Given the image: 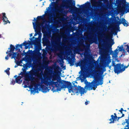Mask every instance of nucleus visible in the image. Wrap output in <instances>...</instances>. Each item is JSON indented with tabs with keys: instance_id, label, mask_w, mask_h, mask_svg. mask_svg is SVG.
<instances>
[{
	"instance_id": "f257e3e1",
	"label": "nucleus",
	"mask_w": 129,
	"mask_h": 129,
	"mask_svg": "<svg viewBox=\"0 0 129 129\" xmlns=\"http://www.w3.org/2000/svg\"><path fill=\"white\" fill-rule=\"evenodd\" d=\"M43 77L44 78L42 77V75L40 77L42 83H44L47 86L49 85H51L53 86L52 90L53 92L59 91L61 80L60 78V79L57 80L56 81L54 82L53 81L55 80L54 78L51 81V78L49 77H46L45 75H44Z\"/></svg>"
},
{
	"instance_id": "f03ea898",
	"label": "nucleus",
	"mask_w": 129,
	"mask_h": 129,
	"mask_svg": "<svg viewBox=\"0 0 129 129\" xmlns=\"http://www.w3.org/2000/svg\"><path fill=\"white\" fill-rule=\"evenodd\" d=\"M103 78L101 77V78H99L98 76L96 75L94 77V80L91 83L87 82L86 84V86L84 88H85L86 87L88 88L89 90L93 89L95 90L97 87V86L99 85H101L103 84Z\"/></svg>"
},
{
	"instance_id": "7ed1b4c3",
	"label": "nucleus",
	"mask_w": 129,
	"mask_h": 129,
	"mask_svg": "<svg viewBox=\"0 0 129 129\" xmlns=\"http://www.w3.org/2000/svg\"><path fill=\"white\" fill-rule=\"evenodd\" d=\"M72 0H62V3L60 6L58 7L57 11L59 13H62L64 10L63 8L65 7L66 8H69L71 9L73 7V6L75 7V10L77 11L78 10V8L75 6V4H73L71 1Z\"/></svg>"
},
{
	"instance_id": "20e7f679",
	"label": "nucleus",
	"mask_w": 129,
	"mask_h": 129,
	"mask_svg": "<svg viewBox=\"0 0 129 129\" xmlns=\"http://www.w3.org/2000/svg\"><path fill=\"white\" fill-rule=\"evenodd\" d=\"M80 66V67L81 70L80 71L81 72L80 77V78H81L82 76H83L84 75V73L85 71L87 69L88 63L87 61L84 60H81L80 61L77 62L76 65V66Z\"/></svg>"
},
{
	"instance_id": "39448f33",
	"label": "nucleus",
	"mask_w": 129,
	"mask_h": 129,
	"mask_svg": "<svg viewBox=\"0 0 129 129\" xmlns=\"http://www.w3.org/2000/svg\"><path fill=\"white\" fill-rule=\"evenodd\" d=\"M60 87L59 91L62 89L67 88L69 93L74 92V87L72 86V83L70 82L66 81L64 80H61L60 81Z\"/></svg>"
},
{
	"instance_id": "423d86ee",
	"label": "nucleus",
	"mask_w": 129,
	"mask_h": 129,
	"mask_svg": "<svg viewBox=\"0 0 129 129\" xmlns=\"http://www.w3.org/2000/svg\"><path fill=\"white\" fill-rule=\"evenodd\" d=\"M72 83L73 85L74 92L76 93H80L81 96L82 94H83L84 93H86V92L85 89L83 87L79 86H77L75 84V83H77L76 81H73Z\"/></svg>"
},
{
	"instance_id": "0eeeda50",
	"label": "nucleus",
	"mask_w": 129,
	"mask_h": 129,
	"mask_svg": "<svg viewBox=\"0 0 129 129\" xmlns=\"http://www.w3.org/2000/svg\"><path fill=\"white\" fill-rule=\"evenodd\" d=\"M121 21H117L116 22V26L117 27V28H115V29L114 30V31L115 35H116L117 33V31L115 30H116L117 31H120L119 27V25L121 24H123V25L125 26H127L129 25L128 23L127 22L126 20L123 18H122L121 19Z\"/></svg>"
},
{
	"instance_id": "6e6552de",
	"label": "nucleus",
	"mask_w": 129,
	"mask_h": 129,
	"mask_svg": "<svg viewBox=\"0 0 129 129\" xmlns=\"http://www.w3.org/2000/svg\"><path fill=\"white\" fill-rule=\"evenodd\" d=\"M30 41H28L27 42H29V43L27 45H24V46H25V49H27L28 48H29V49L30 48L29 46L31 44L34 45L35 46V47L36 44H37L39 40L38 38H35L34 36L32 38H30Z\"/></svg>"
},
{
	"instance_id": "1a4fd4ad",
	"label": "nucleus",
	"mask_w": 129,
	"mask_h": 129,
	"mask_svg": "<svg viewBox=\"0 0 129 129\" xmlns=\"http://www.w3.org/2000/svg\"><path fill=\"white\" fill-rule=\"evenodd\" d=\"M51 43L52 46L53 47L55 50H57L60 47V40L57 39H55L52 41L51 40Z\"/></svg>"
},
{
	"instance_id": "9d476101",
	"label": "nucleus",
	"mask_w": 129,
	"mask_h": 129,
	"mask_svg": "<svg viewBox=\"0 0 129 129\" xmlns=\"http://www.w3.org/2000/svg\"><path fill=\"white\" fill-rule=\"evenodd\" d=\"M31 81V86L32 87L34 86V88H33V90H31V92L32 93L33 92H37L36 90H38V86H39L40 85L39 83H37L34 82H33Z\"/></svg>"
},
{
	"instance_id": "9b49d317",
	"label": "nucleus",
	"mask_w": 129,
	"mask_h": 129,
	"mask_svg": "<svg viewBox=\"0 0 129 129\" xmlns=\"http://www.w3.org/2000/svg\"><path fill=\"white\" fill-rule=\"evenodd\" d=\"M38 70H37L34 69L31 70L29 72V75L31 76V80H33L35 79L34 77H33L34 76H36L38 74Z\"/></svg>"
},
{
	"instance_id": "f8f14e48",
	"label": "nucleus",
	"mask_w": 129,
	"mask_h": 129,
	"mask_svg": "<svg viewBox=\"0 0 129 129\" xmlns=\"http://www.w3.org/2000/svg\"><path fill=\"white\" fill-rule=\"evenodd\" d=\"M91 3L92 7L96 8H99L100 6V5L101 4L100 2H97L95 0H91Z\"/></svg>"
},
{
	"instance_id": "ddd939ff",
	"label": "nucleus",
	"mask_w": 129,
	"mask_h": 129,
	"mask_svg": "<svg viewBox=\"0 0 129 129\" xmlns=\"http://www.w3.org/2000/svg\"><path fill=\"white\" fill-rule=\"evenodd\" d=\"M120 64L117 63L115 65V62L113 61L112 62V66H114V71L115 73L117 74V70H118L119 68H120Z\"/></svg>"
},
{
	"instance_id": "4468645a",
	"label": "nucleus",
	"mask_w": 129,
	"mask_h": 129,
	"mask_svg": "<svg viewBox=\"0 0 129 129\" xmlns=\"http://www.w3.org/2000/svg\"><path fill=\"white\" fill-rule=\"evenodd\" d=\"M42 43L44 45H46L49 42L48 38V36L46 34H44L43 37L42 39Z\"/></svg>"
},
{
	"instance_id": "2eb2a0df",
	"label": "nucleus",
	"mask_w": 129,
	"mask_h": 129,
	"mask_svg": "<svg viewBox=\"0 0 129 129\" xmlns=\"http://www.w3.org/2000/svg\"><path fill=\"white\" fill-rule=\"evenodd\" d=\"M3 17L2 20L3 21V22L4 24H6L7 23H10V22L8 20V18L6 17V14L5 13H2Z\"/></svg>"
},
{
	"instance_id": "dca6fc26",
	"label": "nucleus",
	"mask_w": 129,
	"mask_h": 129,
	"mask_svg": "<svg viewBox=\"0 0 129 129\" xmlns=\"http://www.w3.org/2000/svg\"><path fill=\"white\" fill-rule=\"evenodd\" d=\"M35 47L36 48L35 51H32V50H29L28 51L33 52V55L35 56L37 55L38 53L39 52V51L41 49V48L36 46V47Z\"/></svg>"
},
{
	"instance_id": "f3484780",
	"label": "nucleus",
	"mask_w": 129,
	"mask_h": 129,
	"mask_svg": "<svg viewBox=\"0 0 129 129\" xmlns=\"http://www.w3.org/2000/svg\"><path fill=\"white\" fill-rule=\"evenodd\" d=\"M42 89V91L43 92L46 93L51 89V87H48L44 85H42L41 87Z\"/></svg>"
},
{
	"instance_id": "a211bd4d",
	"label": "nucleus",
	"mask_w": 129,
	"mask_h": 129,
	"mask_svg": "<svg viewBox=\"0 0 129 129\" xmlns=\"http://www.w3.org/2000/svg\"><path fill=\"white\" fill-rule=\"evenodd\" d=\"M43 64L42 67H40V69H41L43 70L44 68L48 67V66L49 63V61L48 60H43Z\"/></svg>"
},
{
	"instance_id": "6ab92c4d",
	"label": "nucleus",
	"mask_w": 129,
	"mask_h": 129,
	"mask_svg": "<svg viewBox=\"0 0 129 129\" xmlns=\"http://www.w3.org/2000/svg\"><path fill=\"white\" fill-rule=\"evenodd\" d=\"M79 6L80 8L81 9L89 8L90 6V3L89 2H87L84 4L80 6Z\"/></svg>"
},
{
	"instance_id": "aec40b11",
	"label": "nucleus",
	"mask_w": 129,
	"mask_h": 129,
	"mask_svg": "<svg viewBox=\"0 0 129 129\" xmlns=\"http://www.w3.org/2000/svg\"><path fill=\"white\" fill-rule=\"evenodd\" d=\"M128 66H129V63L127 66H124L123 68L122 69V67L120 64V68H119L118 70H117V74H118L120 73V72L124 71L125 70V69L127 68Z\"/></svg>"
},
{
	"instance_id": "412c9836",
	"label": "nucleus",
	"mask_w": 129,
	"mask_h": 129,
	"mask_svg": "<svg viewBox=\"0 0 129 129\" xmlns=\"http://www.w3.org/2000/svg\"><path fill=\"white\" fill-rule=\"evenodd\" d=\"M111 118L109 120L110 121H111L109 122V123H114L115 121H116V119L118 117L117 116H114L113 115H111Z\"/></svg>"
},
{
	"instance_id": "4be33fe9",
	"label": "nucleus",
	"mask_w": 129,
	"mask_h": 129,
	"mask_svg": "<svg viewBox=\"0 0 129 129\" xmlns=\"http://www.w3.org/2000/svg\"><path fill=\"white\" fill-rule=\"evenodd\" d=\"M14 77L15 78H16L15 81L16 83L18 84H21L22 82V80H21L22 77L20 76L17 77L16 75H15Z\"/></svg>"
},
{
	"instance_id": "5701e85b",
	"label": "nucleus",
	"mask_w": 129,
	"mask_h": 129,
	"mask_svg": "<svg viewBox=\"0 0 129 129\" xmlns=\"http://www.w3.org/2000/svg\"><path fill=\"white\" fill-rule=\"evenodd\" d=\"M15 47L12 44H11L10 46V48H9L8 49H10L9 51L7 50L6 52L7 54H8L9 52L11 53V52H13L15 49Z\"/></svg>"
},
{
	"instance_id": "b1692460",
	"label": "nucleus",
	"mask_w": 129,
	"mask_h": 129,
	"mask_svg": "<svg viewBox=\"0 0 129 129\" xmlns=\"http://www.w3.org/2000/svg\"><path fill=\"white\" fill-rule=\"evenodd\" d=\"M118 47L119 48V49L118 50H119V51H125L124 49L123 48V45H122L120 47L118 46ZM118 50H117V49H116L114 50V52L116 54H118V52H117V51H118Z\"/></svg>"
},
{
	"instance_id": "393cba45",
	"label": "nucleus",
	"mask_w": 129,
	"mask_h": 129,
	"mask_svg": "<svg viewBox=\"0 0 129 129\" xmlns=\"http://www.w3.org/2000/svg\"><path fill=\"white\" fill-rule=\"evenodd\" d=\"M68 62L70 64V66H73L74 64V61L73 59L72 58H71L69 59Z\"/></svg>"
},
{
	"instance_id": "a878e982",
	"label": "nucleus",
	"mask_w": 129,
	"mask_h": 129,
	"mask_svg": "<svg viewBox=\"0 0 129 129\" xmlns=\"http://www.w3.org/2000/svg\"><path fill=\"white\" fill-rule=\"evenodd\" d=\"M33 20L35 21V22H33V25L34 27V28L35 29V28L34 27V26H36V27H38L39 26V22H38L37 21L36 22V18H34V20Z\"/></svg>"
},
{
	"instance_id": "bb28decb",
	"label": "nucleus",
	"mask_w": 129,
	"mask_h": 129,
	"mask_svg": "<svg viewBox=\"0 0 129 129\" xmlns=\"http://www.w3.org/2000/svg\"><path fill=\"white\" fill-rule=\"evenodd\" d=\"M100 66L101 67V69L103 70V72H105L106 71V69L105 68L106 66L105 64L102 63L101 64Z\"/></svg>"
},
{
	"instance_id": "cd10ccee",
	"label": "nucleus",
	"mask_w": 129,
	"mask_h": 129,
	"mask_svg": "<svg viewBox=\"0 0 129 129\" xmlns=\"http://www.w3.org/2000/svg\"><path fill=\"white\" fill-rule=\"evenodd\" d=\"M24 78L25 80L27 82H29L31 80L30 76H25Z\"/></svg>"
},
{
	"instance_id": "c85d7f7f",
	"label": "nucleus",
	"mask_w": 129,
	"mask_h": 129,
	"mask_svg": "<svg viewBox=\"0 0 129 129\" xmlns=\"http://www.w3.org/2000/svg\"><path fill=\"white\" fill-rule=\"evenodd\" d=\"M29 42H26V41H25L23 43L20 45H19V47H20L21 48H22V46L23 45H27L29 43Z\"/></svg>"
},
{
	"instance_id": "c756f323",
	"label": "nucleus",
	"mask_w": 129,
	"mask_h": 129,
	"mask_svg": "<svg viewBox=\"0 0 129 129\" xmlns=\"http://www.w3.org/2000/svg\"><path fill=\"white\" fill-rule=\"evenodd\" d=\"M22 70L23 72H21L19 74V75H22V77H23L26 74V71L23 68L22 69Z\"/></svg>"
},
{
	"instance_id": "7c9ffc66",
	"label": "nucleus",
	"mask_w": 129,
	"mask_h": 129,
	"mask_svg": "<svg viewBox=\"0 0 129 129\" xmlns=\"http://www.w3.org/2000/svg\"><path fill=\"white\" fill-rule=\"evenodd\" d=\"M12 52L13 54H12V56L11 57V58L12 59L14 58V59H15L16 58H17L16 57L17 53L13 52Z\"/></svg>"
},
{
	"instance_id": "2f4dec72",
	"label": "nucleus",
	"mask_w": 129,
	"mask_h": 129,
	"mask_svg": "<svg viewBox=\"0 0 129 129\" xmlns=\"http://www.w3.org/2000/svg\"><path fill=\"white\" fill-rule=\"evenodd\" d=\"M103 45H102L100 46L99 45H98V48L100 51L101 52H102L104 50V49L103 48Z\"/></svg>"
},
{
	"instance_id": "473e14b6",
	"label": "nucleus",
	"mask_w": 129,
	"mask_h": 129,
	"mask_svg": "<svg viewBox=\"0 0 129 129\" xmlns=\"http://www.w3.org/2000/svg\"><path fill=\"white\" fill-rule=\"evenodd\" d=\"M37 20L39 21L41 20H43L44 17L42 16H39L37 17Z\"/></svg>"
},
{
	"instance_id": "72a5a7b5",
	"label": "nucleus",
	"mask_w": 129,
	"mask_h": 129,
	"mask_svg": "<svg viewBox=\"0 0 129 129\" xmlns=\"http://www.w3.org/2000/svg\"><path fill=\"white\" fill-rule=\"evenodd\" d=\"M12 55V54L11 53H9L7 55V56H6L5 59L7 60H8L9 58V57H8V56L10 57Z\"/></svg>"
},
{
	"instance_id": "f704fd0d",
	"label": "nucleus",
	"mask_w": 129,
	"mask_h": 129,
	"mask_svg": "<svg viewBox=\"0 0 129 129\" xmlns=\"http://www.w3.org/2000/svg\"><path fill=\"white\" fill-rule=\"evenodd\" d=\"M10 70V68H8L6 70H5V71L6 72L7 74L8 75H9L10 74V72L9 71Z\"/></svg>"
},
{
	"instance_id": "c9c22d12",
	"label": "nucleus",
	"mask_w": 129,
	"mask_h": 129,
	"mask_svg": "<svg viewBox=\"0 0 129 129\" xmlns=\"http://www.w3.org/2000/svg\"><path fill=\"white\" fill-rule=\"evenodd\" d=\"M15 50L16 51L18 50L19 51H20V49L18 48L19 47V44H17L16 46Z\"/></svg>"
},
{
	"instance_id": "e433bc0d",
	"label": "nucleus",
	"mask_w": 129,
	"mask_h": 129,
	"mask_svg": "<svg viewBox=\"0 0 129 129\" xmlns=\"http://www.w3.org/2000/svg\"><path fill=\"white\" fill-rule=\"evenodd\" d=\"M93 40H94V41H93L92 40H90V42L91 44L92 43H93L94 42L95 43H96V42L95 41H97V39L96 38L95 39V38H94L93 39Z\"/></svg>"
},
{
	"instance_id": "4c0bfd02",
	"label": "nucleus",
	"mask_w": 129,
	"mask_h": 129,
	"mask_svg": "<svg viewBox=\"0 0 129 129\" xmlns=\"http://www.w3.org/2000/svg\"><path fill=\"white\" fill-rule=\"evenodd\" d=\"M35 32H36L35 33V34L34 35V36H36L38 34H39L40 33H40V31H38L37 30V31H36V30H35Z\"/></svg>"
},
{
	"instance_id": "58836bf2",
	"label": "nucleus",
	"mask_w": 129,
	"mask_h": 129,
	"mask_svg": "<svg viewBox=\"0 0 129 129\" xmlns=\"http://www.w3.org/2000/svg\"><path fill=\"white\" fill-rule=\"evenodd\" d=\"M128 119H125V120L126 121V122L127 124H129V116H128Z\"/></svg>"
},
{
	"instance_id": "ea45409f",
	"label": "nucleus",
	"mask_w": 129,
	"mask_h": 129,
	"mask_svg": "<svg viewBox=\"0 0 129 129\" xmlns=\"http://www.w3.org/2000/svg\"><path fill=\"white\" fill-rule=\"evenodd\" d=\"M105 65L106 66H107L109 67V68L110 69H111V66H109L108 65H109V63H108V62H107V63L105 62Z\"/></svg>"
},
{
	"instance_id": "a19ab883",
	"label": "nucleus",
	"mask_w": 129,
	"mask_h": 129,
	"mask_svg": "<svg viewBox=\"0 0 129 129\" xmlns=\"http://www.w3.org/2000/svg\"><path fill=\"white\" fill-rule=\"evenodd\" d=\"M15 83V81L14 80H13V79H12V81H11V84H12L13 85H14Z\"/></svg>"
},
{
	"instance_id": "79ce46f5",
	"label": "nucleus",
	"mask_w": 129,
	"mask_h": 129,
	"mask_svg": "<svg viewBox=\"0 0 129 129\" xmlns=\"http://www.w3.org/2000/svg\"><path fill=\"white\" fill-rule=\"evenodd\" d=\"M114 44V42L113 41H112L111 42L110 44V47H111Z\"/></svg>"
},
{
	"instance_id": "37998d69",
	"label": "nucleus",
	"mask_w": 129,
	"mask_h": 129,
	"mask_svg": "<svg viewBox=\"0 0 129 129\" xmlns=\"http://www.w3.org/2000/svg\"><path fill=\"white\" fill-rule=\"evenodd\" d=\"M127 127V128H126V127H125L124 128V129H129V124H127V125H126L125 126V127Z\"/></svg>"
},
{
	"instance_id": "c03bdc74",
	"label": "nucleus",
	"mask_w": 129,
	"mask_h": 129,
	"mask_svg": "<svg viewBox=\"0 0 129 129\" xmlns=\"http://www.w3.org/2000/svg\"><path fill=\"white\" fill-rule=\"evenodd\" d=\"M90 102L89 101H86L85 103V104L86 105H87Z\"/></svg>"
},
{
	"instance_id": "a18cd8bd",
	"label": "nucleus",
	"mask_w": 129,
	"mask_h": 129,
	"mask_svg": "<svg viewBox=\"0 0 129 129\" xmlns=\"http://www.w3.org/2000/svg\"><path fill=\"white\" fill-rule=\"evenodd\" d=\"M126 46H127V49H128V50H127V51L128 52H129V46L128 45H126Z\"/></svg>"
},
{
	"instance_id": "49530a36",
	"label": "nucleus",
	"mask_w": 129,
	"mask_h": 129,
	"mask_svg": "<svg viewBox=\"0 0 129 129\" xmlns=\"http://www.w3.org/2000/svg\"><path fill=\"white\" fill-rule=\"evenodd\" d=\"M121 117H118V118H117V121H118V120H119V119H120V118H121Z\"/></svg>"
},
{
	"instance_id": "de8ad7c7",
	"label": "nucleus",
	"mask_w": 129,
	"mask_h": 129,
	"mask_svg": "<svg viewBox=\"0 0 129 129\" xmlns=\"http://www.w3.org/2000/svg\"><path fill=\"white\" fill-rule=\"evenodd\" d=\"M121 114H122V116H121V117L122 118L124 116V114H123V113H121Z\"/></svg>"
},
{
	"instance_id": "09e8293b",
	"label": "nucleus",
	"mask_w": 129,
	"mask_h": 129,
	"mask_svg": "<svg viewBox=\"0 0 129 129\" xmlns=\"http://www.w3.org/2000/svg\"><path fill=\"white\" fill-rule=\"evenodd\" d=\"M126 7V6L125 5L124 6H123V8L124 9H125V7Z\"/></svg>"
},
{
	"instance_id": "8fccbe9b",
	"label": "nucleus",
	"mask_w": 129,
	"mask_h": 129,
	"mask_svg": "<svg viewBox=\"0 0 129 129\" xmlns=\"http://www.w3.org/2000/svg\"><path fill=\"white\" fill-rule=\"evenodd\" d=\"M24 88H27V87H28V86H27V85H25L24 86Z\"/></svg>"
},
{
	"instance_id": "3c124183",
	"label": "nucleus",
	"mask_w": 129,
	"mask_h": 129,
	"mask_svg": "<svg viewBox=\"0 0 129 129\" xmlns=\"http://www.w3.org/2000/svg\"><path fill=\"white\" fill-rule=\"evenodd\" d=\"M119 110L121 111H123V109L122 108H121L120 110Z\"/></svg>"
},
{
	"instance_id": "603ef678",
	"label": "nucleus",
	"mask_w": 129,
	"mask_h": 129,
	"mask_svg": "<svg viewBox=\"0 0 129 129\" xmlns=\"http://www.w3.org/2000/svg\"><path fill=\"white\" fill-rule=\"evenodd\" d=\"M51 22H50V21H48V22H49V23H50L51 22H52V21H53V19H52V20L51 19Z\"/></svg>"
},
{
	"instance_id": "864d4df0",
	"label": "nucleus",
	"mask_w": 129,
	"mask_h": 129,
	"mask_svg": "<svg viewBox=\"0 0 129 129\" xmlns=\"http://www.w3.org/2000/svg\"><path fill=\"white\" fill-rule=\"evenodd\" d=\"M33 36V34H32V33H31V34H30V37H31L32 36Z\"/></svg>"
},
{
	"instance_id": "5fc2aeb1",
	"label": "nucleus",
	"mask_w": 129,
	"mask_h": 129,
	"mask_svg": "<svg viewBox=\"0 0 129 129\" xmlns=\"http://www.w3.org/2000/svg\"><path fill=\"white\" fill-rule=\"evenodd\" d=\"M119 111L120 112V114L122 113H123L122 111H121L119 110Z\"/></svg>"
},
{
	"instance_id": "6e6d98bb",
	"label": "nucleus",
	"mask_w": 129,
	"mask_h": 129,
	"mask_svg": "<svg viewBox=\"0 0 129 129\" xmlns=\"http://www.w3.org/2000/svg\"><path fill=\"white\" fill-rule=\"evenodd\" d=\"M44 26L43 27H42V32H43V29L44 28Z\"/></svg>"
},
{
	"instance_id": "4d7b16f0",
	"label": "nucleus",
	"mask_w": 129,
	"mask_h": 129,
	"mask_svg": "<svg viewBox=\"0 0 129 129\" xmlns=\"http://www.w3.org/2000/svg\"><path fill=\"white\" fill-rule=\"evenodd\" d=\"M108 52V49H107L106 50V52Z\"/></svg>"
},
{
	"instance_id": "13d9d810",
	"label": "nucleus",
	"mask_w": 129,
	"mask_h": 129,
	"mask_svg": "<svg viewBox=\"0 0 129 129\" xmlns=\"http://www.w3.org/2000/svg\"><path fill=\"white\" fill-rule=\"evenodd\" d=\"M127 12H129V9H128L127 11L126 12V13H127Z\"/></svg>"
},
{
	"instance_id": "bf43d9fd",
	"label": "nucleus",
	"mask_w": 129,
	"mask_h": 129,
	"mask_svg": "<svg viewBox=\"0 0 129 129\" xmlns=\"http://www.w3.org/2000/svg\"><path fill=\"white\" fill-rule=\"evenodd\" d=\"M17 67H18L17 65H15V66H14V68H16Z\"/></svg>"
},
{
	"instance_id": "052dcab7",
	"label": "nucleus",
	"mask_w": 129,
	"mask_h": 129,
	"mask_svg": "<svg viewBox=\"0 0 129 129\" xmlns=\"http://www.w3.org/2000/svg\"><path fill=\"white\" fill-rule=\"evenodd\" d=\"M24 53V55H26V53L24 52V51H23Z\"/></svg>"
},
{
	"instance_id": "680f3d73",
	"label": "nucleus",
	"mask_w": 129,
	"mask_h": 129,
	"mask_svg": "<svg viewBox=\"0 0 129 129\" xmlns=\"http://www.w3.org/2000/svg\"><path fill=\"white\" fill-rule=\"evenodd\" d=\"M114 116H116V115L115 113H114Z\"/></svg>"
},
{
	"instance_id": "e2e57ef3",
	"label": "nucleus",
	"mask_w": 129,
	"mask_h": 129,
	"mask_svg": "<svg viewBox=\"0 0 129 129\" xmlns=\"http://www.w3.org/2000/svg\"><path fill=\"white\" fill-rule=\"evenodd\" d=\"M123 111H125V112H126V110H123Z\"/></svg>"
},
{
	"instance_id": "0e129e2a",
	"label": "nucleus",
	"mask_w": 129,
	"mask_h": 129,
	"mask_svg": "<svg viewBox=\"0 0 129 129\" xmlns=\"http://www.w3.org/2000/svg\"><path fill=\"white\" fill-rule=\"evenodd\" d=\"M90 46V45L89 44H88V47H89Z\"/></svg>"
},
{
	"instance_id": "69168bd1",
	"label": "nucleus",
	"mask_w": 129,
	"mask_h": 129,
	"mask_svg": "<svg viewBox=\"0 0 129 129\" xmlns=\"http://www.w3.org/2000/svg\"><path fill=\"white\" fill-rule=\"evenodd\" d=\"M43 23H42L41 24V26H42V25H43Z\"/></svg>"
},
{
	"instance_id": "338daca9",
	"label": "nucleus",
	"mask_w": 129,
	"mask_h": 129,
	"mask_svg": "<svg viewBox=\"0 0 129 129\" xmlns=\"http://www.w3.org/2000/svg\"><path fill=\"white\" fill-rule=\"evenodd\" d=\"M1 15H0V18H1Z\"/></svg>"
},
{
	"instance_id": "774afa93",
	"label": "nucleus",
	"mask_w": 129,
	"mask_h": 129,
	"mask_svg": "<svg viewBox=\"0 0 129 129\" xmlns=\"http://www.w3.org/2000/svg\"><path fill=\"white\" fill-rule=\"evenodd\" d=\"M50 8V7H48V9H49V8Z\"/></svg>"
}]
</instances>
